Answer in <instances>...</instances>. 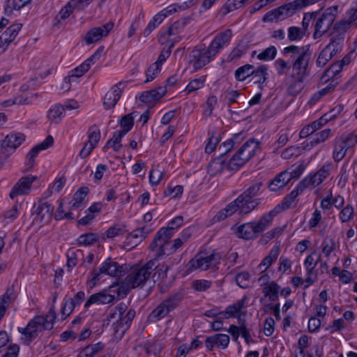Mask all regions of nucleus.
I'll use <instances>...</instances> for the list:
<instances>
[{"mask_svg": "<svg viewBox=\"0 0 357 357\" xmlns=\"http://www.w3.org/2000/svg\"><path fill=\"white\" fill-rule=\"evenodd\" d=\"M333 144V159L335 162H340L344 158L349 149L339 137H336L334 139Z\"/></svg>", "mask_w": 357, "mask_h": 357, "instance_id": "nucleus-36", "label": "nucleus"}, {"mask_svg": "<svg viewBox=\"0 0 357 357\" xmlns=\"http://www.w3.org/2000/svg\"><path fill=\"white\" fill-rule=\"evenodd\" d=\"M37 317L43 319V321H41V324L43 330H51L54 326V320L56 317L54 306H51L49 312L45 316H37Z\"/></svg>", "mask_w": 357, "mask_h": 357, "instance_id": "nucleus-40", "label": "nucleus"}, {"mask_svg": "<svg viewBox=\"0 0 357 357\" xmlns=\"http://www.w3.org/2000/svg\"><path fill=\"white\" fill-rule=\"evenodd\" d=\"M282 53L284 55L291 54L293 74L305 77L308 75V66L311 57V52L308 45L296 46L291 45L284 47Z\"/></svg>", "mask_w": 357, "mask_h": 357, "instance_id": "nucleus-2", "label": "nucleus"}, {"mask_svg": "<svg viewBox=\"0 0 357 357\" xmlns=\"http://www.w3.org/2000/svg\"><path fill=\"white\" fill-rule=\"evenodd\" d=\"M277 54V49L275 46L271 45L257 55V59L261 61H271L275 59Z\"/></svg>", "mask_w": 357, "mask_h": 357, "instance_id": "nucleus-58", "label": "nucleus"}, {"mask_svg": "<svg viewBox=\"0 0 357 357\" xmlns=\"http://www.w3.org/2000/svg\"><path fill=\"white\" fill-rule=\"evenodd\" d=\"M123 83L119 82L115 84L112 89L105 94L103 105L106 109L113 108L121 96V89L120 86Z\"/></svg>", "mask_w": 357, "mask_h": 357, "instance_id": "nucleus-22", "label": "nucleus"}, {"mask_svg": "<svg viewBox=\"0 0 357 357\" xmlns=\"http://www.w3.org/2000/svg\"><path fill=\"white\" fill-rule=\"evenodd\" d=\"M158 267V260L153 259L142 266H136L130 270L124 279V283L130 288L144 285L150 278L153 272Z\"/></svg>", "mask_w": 357, "mask_h": 357, "instance_id": "nucleus-3", "label": "nucleus"}, {"mask_svg": "<svg viewBox=\"0 0 357 357\" xmlns=\"http://www.w3.org/2000/svg\"><path fill=\"white\" fill-rule=\"evenodd\" d=\"M259 149V142L255 138L245 142L227 162V167L229 171H236L243 167Z\"/></svg>", "mask_w": 357, "mask_h": 357, "instance_id": "nucleus-4", "label": "nucleus"}, {"mask_svg": "<svg viewBox=\"0 0 357 357\" xmlns=\"http://www.w3.org/2000/svg\"><path fill=\"white\" fill-rule=\"evenodd\" d=\"M88 137L87 142L96 146L100 139V132L96 125H93L89 128Z\"/></svg>", "mask_w": 357, "mask_h": 357, "instance_id": "nucleus-62", "label": "nucleus"}, {"mask_svg": "<svg viewBox=\"0 0 357 357\" xmlns=\"http://www.w3.org/2000/svg\"><path fill=\"white\" fill-rule=\"evenodd\" d=\"M25 135L22 132H10L1 142L2 149L15 151L24 141Z\"/></svg>", "mask_w": 357, "mask_h": 357, "instance_id": "nucleus-20", "label": "nucleus"}, {"mask_svg": "<svg viewBox=\"0 0 357 357\" xmlns=\"http://www.w3.org/2000/svg\"><path fill=\"white\" fill-rule=\"evenodd\" d=\"M36 179L37 176L31 174L22 177L11 189L9 197L13 199L18 196L28 195L31 191V185Z\"/></svg>", "mask_w": 357, "mask_h": 357, "instance_id": "nucleus-13", "label": "nucleus"}, {"mask_svg": "<svg viewBox=\"0 0 357 357\" xmlns=\"http://www.w3.org/2000/svg\"><path fill=\"white\" fill-rule=\"evenodd\" d=\"M215 55L204 45H199L195 47L190 54V62L192 64L195 70H199L208 64Z\"/></svg>", "mask_w": 357, "mask_h": 357, "instance_id": "nucleus-9", "label": "nucleus"}, {"mask_svg": "<svg viewBox=\"0 0 357 357\" xmlns=\"http://www.w3.org/2000/svg\"><path fill=\"white\" fill-rule=\"evenodd\" d=\"M119 124L122 127V130L121 131L125 135L128 133L134 125V118L132 116V114H128L122 116L119 121Z\"/></svg>", "mask_w": 357, "mask_h": 357, "instance_id": "nucleus-55", "label": "nucleus"}, {"mask_svg": "<svg viewBox=\"0 0 357 357\" xmlns=\"http://www.w3.org/2000/svg\"><path fill=\"white\" fill-rule=\"evenodd\" d=\"M104 344L101 342L88 345L79 353L78 357H94L104 348Z\"/></svg>", "mask_w": 357, "mask_h": 357, "instance_id": "nucleus-41", "label": "nucleus"}, {"mask_svg": "<svg viewBox=\"0 0 357 357\" xmlns=\"http://www.w3.org/2000/svg\"><path fill=\"white\" fill-rule=\"evenodd\" d=\"M250 274L248 272H241L236 275V282L241 288L245 289L249 286Z\"/></svg>", "mask_w": 357, "mask_h": 357, "instance_id": "nucleus-64", "label": "nucleus"}, {"mask_svg": "<svg viewBox=\"0 0 357 357\" xmlns=\"http://www.w3.org/2000/svg\"><path fill=\"white\" fill-rule=\"evenodd\" d=\"M114 27L112 22H108L99 27H94L90 29L85 35L84 42L90 45L99 41L102 37L107 36Z\"/></svg>", "mask_w": 357, "mask_h": 357, "instance_id": "nucleus-15", "label": "nucleus"}, {"mask_svg": "<svg viewBox=\"0 0 357 357\" xmlns=\"http://www.w3.org/2000/svg\"><path fill=\"white\" fill-rule=\"evenodd\" d=\"M231 36V30L226 29L216 35L214 39L211 42L208 47L213 54L216 55L225 45L229 44Z\"/></svg>", "mask_w": 357, "mask_h": 357, "instance_id": "nucleus-17", "label": "nucleus"}, {"mask_svg": "<svg viewBox=\"0 0 357 357\" xmlns=\"http://www.w3.org/2000/svg\"><path fill=\"white\" fill-rule=\"evenodd\" d=\"M227 162H225L222 156H218L214 160H211L208 165L207 172L211 176H215L218 174L222 172L224 169H227Z\"/></svg>", "mask_w": 357, "mask_h": 357, "instance_id": "nucleus-32", "label": "nucleus"}, {"mask_svg": "<svg viewBox=\"0 0 357 357\" xmlns=\"http://www.w3.org/2000/svg\"><path fill=\"white\" fill-rule=\"evenodd\" d=\"M248 50V45L246 42L241 41L237 46L230 52L229 57L231 60L237 59L243 56Z\"/></svg>", "mask_w": 357, "mask_h": 357, "instance_id": "nucleus-53", "label": "nucleus"}, {"mask_svg": "<svg viewBox=\"0 0 357 357\" xmlns=\"http://www.w3.org/2000/svg\"><path fill=\"white\" fill-rule=\"evenodd\" d=\"M343 67L338 62L332 64L321 77L322 82H326L329 79H335V77L342 71Z\"/></svg>", "mask_w": 357, "mask_h": 357, "instance_id": "nucleus-39", "label": "nucleus"}, {"mask_svg": "<svg viewBox=\"0 0 357 357\" xmlns=\"http://www.w3.org/2000/svg\"><path fill=\"white\" fill-rule=\"evenodd\" d=\"M280 289V285L275 282H271L266 287H264L263 293L266 296L268 297L270 301H275L278 299Z\"/></svg>", "mask_w": 357, "mask_h": 357, "instance_id": "nucleus-45", "label": "nucleus"}, {"mask_svg": "<svg viewBox=\"0 0 357 357\" xmlns=\"http://www.w3.org/2000/svg\"><path fill=\"white\" fill-rule=\"evenodd\" d=\"M22 24L10 25L0 36V48L6 51L8 46L13 42L22 29Z\"/></svg>", "mask_w": 357, "mask_h": 357, "instance_id": "nucleus-19", "label": "nucleus"}, {"mask_svg": "<svg viewBox=\"0 0 357 357\" xmlns=\"http://www.w3.org/2000/svg\"><path fill=\"white\" fill-rule=\"evenodd\" d=\"M184 295L182 291L174 292L162 301L149 314L151 321H158L179 306Z\"/></svg>", "mask_w": 357, "mask_h": 357, "instance_id": "nucleus-5", "label": "nucleus"}, {"mask_svg": "<svg viewBox=\"0 0 357 357\" xmlns=\"http://www.w3.org/2000/svg\"><path fill=\"white\" fill-rule=\"evenodd\" d=\"M331 135V130L324 129L311 137L303 143L304 149L310 150L312 147L327 140Z\"/></svg>", "mask_w": 357, "mask_h": 357, "instance_id": "nucleus-25", "label": "nucleus"}, {"mask_svg": "<svg viewBox=\"0 0 357 357\" xmlns=\"http://www.w3.org/2000/svg\"><path fill=\"white\" fill-rule=\"evenodd\" d=\"M316 254V251H313L310 255H309L304 261V265L306 268L307 274L311 275L315 268L317 264H318V260H314L313 255Z\"/></svg>", "mask_w": 357, "mask_h": 357, "instance_id": "nucleus-63", "label": "nucleus"}, {"mask_svg": "<svg viewBox=\"0 0 357 357\" xmlns=\"http://www.w3.org/2000/svg\"><path fill=\"white\" fill-rule=\"evenodd\" d=\"M43 321L42 318L36 316L29 321L25 328H19L18 331L25 336L29 342H31L38 335V332L43 330L41 324Z\"/></svg>", "mask_w": 357, "mask_h": 357, "instance_id": "nucleus-16", "label": "nucleus"}, {"mask_svg": "<svg viewBox=\"0 0 357 357\" xmlns=\"http://www.w3.org/2000/svg\"><path fill=\"white\" fill-rule=\"evenodd\" d=\"M298 10L295 1L284 4L275 9L268 12L262 19L264 22H273V20H282L293 15Z\"/></svg>", "mask_w": 357, "mask_h": 357, "instance_id": "nucleus-11", "label": "nucleus"}, {"mask_svg": "<svg viewBox=\"0 0 357 357\" xmlns=\"http://www.w3.org/2000/svg\"><path fill=\"white\" fill-rule=\"evenodd\" d=\"M187 24V20L184 18L176 21L168 29V34L169 36L176 35L182 31Z\"/></svg>", "mask_w": 357, "mask_h": 357, "instance_id": "nucleus-60", "label": "nucleus"}, {"mask_svg": "<svg viewBox=\"0 0 357 357\" xmlns=\"http://www.w3.org/2000/svg\"><path fill=\"white\" fill-rule=\"evenodd\" d=\"M151 231V229L146 226L133 230L126 238V243L131 248H135L140 242L146 238V235Z\"/></svg>", "mask_w": 357, "mask_h": 357, "instance_id": "nucleus-23", "label": "nucleus"}, {"mask_svg": "<svg viewBox=\"0 0 357 357\" xmlns=\"http://www.w3.org/2000/svg\"><path fill=\"white\" fill-rule=\"evenodd\" d=\"M344 39L340 36L331 39V42L325 47V50L329 52V54L333 57L336 54H339L342 49V43Z\"/></svg>", "mask_w": 357, "mask_h": 357, "instance_id": "nucleus-37", "label": "nucleus"}, {"mask_svg": "<svg viewBox=\"0 0 357 357\" xmlns=\"http://www.w3.org/2000/svg\"><path fill=\"white\" fill-rule=\"evenodd\" d=\"M294 165H293L289 169L291 171L288 170V177L289 178V181L293 179H298L304 172L306 165L305 164L304 161L301 162L295 168Z\"/></svg>", "mask_w": 357, "mask_h": 357, "instance_id": "nucleus-56", "label": "nucleus"}, {"mask_svg": "<svg viewBox=\"0 0 357 357\" xmlns=\"http://www.w3.org/2000/svg\"><path fill=\"white\" fill-rule=\"evenodd\" d=\"M77 1L71 0L70 2H68L61 9L56 19L58 21L67 19L75 8H79Z\"/></svg>", "mask_w": 357, "mask_h": 357, "instance_id": "nucleus-43", "label": "nucleus"}, {"mask_svg": "<svg viewBox=\"0 0 357 357\" xmlns=\"http://www.w3.org/2000/svg\"><path fill=\"white\" fill-rule=\"evenodd\" d=\"M163 15L162 14H156L149 22L148 25L146 26V29H144L143 32V36L146 38L152 32L153 30H154L159 24H161V22L164 20H163Z\"/></svg>", "mask_w": 357, "mask_h": 357, "instance_id": "nucleus-54", "label": "nucleus"}, {"mask_svg": "<svg viewBox=\"0 0 357 357\" xmlns=\"http://www.w3.org/2000/svg\"><path fill=\"white\" fill-rule=\"evenodd\" d=\"M88 193L89 188L87 187L79 188L74 194L72 207L79 208Z\"/></svg>", "mask_w": 357, "mask_h": 357, "instance_id": "nucleus-48", "label": "nucleus"}, {"mask_svg": "<svg viewBox=\"0 0 357 357\" xmlns=\"http://www.w3.org/2000/svg\"><path fill=\"white\" fill-rule=\"evenodd\" d=\"M251 77V81L261 86L268 77V67L266 65H261L256 69L253 68Z\"/></svg>", "mask_w": 357, "mask_h": 357, "instance_id": "nucleus-35", "label": "nucleus"}, {"mask_svg": "<svg viewBox=\"0 0 357 357\" xmlns=\"http://www.w3.org/2000/svg\"><path fill=\"white\" fill-rule=\"evenodd\" d=\"M278 255L279 248H273L269 254L259 264V269H261L263 266H265V270L267 269L273 264V262L277 259Z\"/></svg>", "mask_w": 357, "mask_h": 357, "instance_id": "nucleus-50", "label": "nucleus"}, {"mask_svg": "<svg viewBox=\"0 0 357 357\" xmlns=\"http://www.w3.org/2000/svg\"><path fill=\"white\" fill-rule=\"evenodd\" d=\"M54 143V138L51 135H48L44 141L33 146L28 153L27 158L31 166L33 165L34 158L38 155L39 152L45 150L52 146Z\"/></svg>", "mask_w": 357, "mask_h": 357, "instance_id": "nucleus-27", "label": "nucleus"}, {"mask_svg": "<svg viewBox=\"0 0 357 357\" xmlns=\"http://www.w3.org/2000/svg\"><path fill=\"white\" fill-rule=\"evenodd\" d=\"M129 327L130 326L127 323L122 321V319H116V321L112 324L114 335L119 337H122Z\"/></svg>", "mask_w": 357, "mask_h": 357, "instance_id": "nucleus-59", "label": "nucleus"}, {"mask_svg": "<svg viewBox=\"0 0 357 357\" xmlns=\"http://www.w3.org/2000/svg\"><path fill=\"white\" fill-rule=\"evenodd\" d=\"M17 294L15 290L14 284L8 287L4 294L0 298V310L5 314L9 305L15 302Z\"/></svg>", "mask_w": 357, "mask_h": 357, "instance_id": "nucleus-29", "label": "nucleus"}, {"mask_svg": "<svg viewBox=\"0 0 357 357\" xmlns=\"http://www.w3.org/2000/svg\"><path fill=\"white\" fill-rule=\"evenodd\" d=\"M221 260V255L218 252H212L207 255L206 252H200L191 259L187 264L188 272L194 271H206L216 267Z\"/></svg>", "mask_w": 357, "mask_h": 357, "instance_id": "nucleus-6", "label": "nucleus"}, {"mask_svg": "<svg viewBox=\"0 0 357 357\" xmlns=\"http://www.w3.org/2000/svg\"><path fill=\"white\" fill-rule=\"evenodd\" d=\"M305 77L296 76L292 74L288 77L287 91L292 96H297L303 89Z\"/></svg>", "mask_w": 357, "mask_h": 357, "instance_id": "nucleus-28", "label": "nucleus"}, {"mask_svg": "<svg viewBox=\"0 0 357 357\" xmlns=\"http://www.w3.org/2000/svg\"><path fill=\"white\" fill-rule=\"evenodd\" d=\"M248 1V0H228L221 9L222 14L225 15L229 12L242 7Z\"/></svg>", "mask_w": 357, "mask_h": 357, "instance_id": "nucleus-47", "label": "nucleus"}, {"mask_svg": "<svg viewBox=\"0 0 357 357\" xmlns=\"http://www.w3.org/2000/svg\"><path fill=\"white\" fill-rule=\"evenodd\" d=\"M337 10V6L328 8L317 20L312 36L314 40L320 38L328 32L335 20Z\"/></svg>", "mask_w": 357, "mask_h": 357, "instance_id": "nucleus-8", "label": "nucleus"}, {"mask_svg": "<svg viewBox=\"0 0 357 357\" xmlns=\"http://www.w3.org/2000/svg\"><path fill=\"white\" fill-rule=\"evenodd\" d=\"M64 116L65 107L61 105H55L49 109L47 119L51 123L58 124Z\"/></svg>", "mask_w": 357, "mask_h": 357, "instance_id": "nucleus-33", "label": "nucleus"}, {"mask_svg": "<svg viewBox=\"0 0 357 357\" xmlns=\"http://www.w3.org/2000/svg\"><path fill=\"white\" fill-rule=\"evenodd\" d=\"M261 185V182L252 184L234 200L239 207L240 214H248L259 204V199H255V197Z\"/></svg>", "mask_w": 357, "mask_h": 357, "instance_id": "nucleus-7", "label": "nucleus"}, {"mask_svg": "<svg viewBox=\"0 0 357 357\" xmlns=\"http://www.w3.org/2000/svg\"><path fill=\"white\" fill-rule=\"evenodd\" d=\"M123 273L124 269L122 266L119 265L117 262L113 261L111 258H107L99 268H94L93 270L91 281L95 284L100 280L101 274L117 278L121 276Z\"/></svg>", "mask_w": 357, "mask_h": 357, "instance_id": "nucleus-10", "label": "nucleus"}, {"mask_svg": "<svg viewBox=\"0 0 357 357\" xmlns=\"http://www.w3.org/2000/svg\"><path fill=\"white\" fill-rule=\"evenodd\" d=\"M86 65L80 64L79 66L71 70L70 75L65 77L64 82L70 84L71 82H74L75 79L82 77L86 72L88 71Z\"/></svg>", "mask_w": 357, "mask_h": 357, "instance_id": "nucleus-51", "label": "nucleus"}, {"mask_svg": "<svg viewBox=\"0 0 357 357\" xmlns=\"http://www.w3.org/2000/svg\"><path fill=\"white\" fill-rule=\"evenodd\" d=\"M253 68L254 66L251 64H245L238 68L234 73L236 79L238 82L245 81L248 77L252 75Z\"/></svg>", "mask_w": 357, "mask_h": 357, "instance_id": "nucleus-42", "label": "nucleus"}, {"mask_svg": "<svg viewBox=\"0 0 357 357\" xmlns=\"http://www.w3.org/2000/svg\"><path fill=\"white\" fill-rule=\"evenodd\" d=\"M305 185L301 181L296 185V188L288 195H287L281 204L278 205L277 206H280L281 211L283 210H287L289 208L292 204V203L295 201L296 197L301 194L304 190Z\"/></svg>", "mask_w": 357, "mask_h": 357, "instance_id": "nucleus-26", "label": "nucleus"}, {"mask_svg": "<svg viewBox=\"0 0 357 357\" xmlns=\"http://www.w3.org/2000/svg\"><path fill=\"white\" fill-rule=\"evenodd\" d=\"M98 241V235L95 233H86L82 234L77 238V245H91Z\"/></svg>", "mask_w": 357, "mask_h": 357, "instance_id": "nucleus-49", "label": "nucleus"}, {"mask_svg": "<svg viewBox=\"0 0 357 357\" xmlns=\"http://www.w3.org/2000/svg\"><path fill=\"white\" fill-rule=\"evenodd\" d=\"M247 297L244 296L232 305L227 306L225 310L222 311V315L224 319L235 317L236 314H241V310L244 308Z\"/></svg>", "mask_w": 357, "mask_h": 357, "instance_id": "nucleus-31", "label": "nucleus"}, {"mask_svg": "<svg viewBox=\"0 0 357 357\" xmlns=\"http://www.w3.org/2000/svg\"><path fill=\"white\" fill-rule=\"evenodd\" d=\"M30 1L31 0H6L4 13L7 15H12L13 10H20Z\"/></svg>", "mask_w": 357, "mask_h": 357, "instance_id": "nucleus-38", "label": "nucleus"}, {"mask_svg": "<svg viewBox=\"0 0 357 357\" xmlns=\"http://www.w3.org/2000/svg\"><path fill=\"white\" fill-rule=\"evenodd\" d=\"M166 93L165 86H158L156 89L143 92L139 96V100L144 103H151L160 100Z\"/></svg>", "mask_w": 357, "mask_h": 357, "instance_id": "nucleus-24", "label": "nucleus"}, {"mask_svg": "<svg viewBox=\"0 0 357 357\" xmlns=\"http://www.w3.org/2000/svg\"><path fill=\"white\" fill-rule=\"evenodd\" d=\"M126 232L125 226L122 225H115L110 227L106 231L105 235L108 238H113L116 236L123 235Z\"/></svg>", "mask_w": 357, "mask_h": 357, "instance_id": "nucleus-61", "label": "nucleus"}, {"mask_svg": "<svg viewBox=\"0 0 357 357\" xmlns=\"http://www.w3.org/2000/svg\"><path fill=\"white\" fill-rule=\"evenodd\" d=\"M165 232L167 230L160 229L149 245L150 250L155 252L154 256L156 257L165 255L166 251H168L169 238L165 235Z\"/></svg>", "mask_w": 357, "mask_h": 357, "instance_id": "nucleus-14", "label": "nucleus"}, {"mask_svg": "<svg viewBox=\"0 0 357 357\" xmlns=\"http://www.w3.org/2000/svg\"><path fill=\"white\" fill-rule=\"evenodd\" d=\"M323 181L324 180L322 178L317 176V172L314 174L308 175L301 181V183H304L305 189L310 186H317Z\"/></svg>", "mask_w": 357, "mask_h": 357, "instance_id": "nucleus-57", "label": "nucleus"}, {"mask_svg": "<svg viewBox=\"0 0 357 357\" xmlns=\"http://www.w3.org/2000/svg\"><path fill=\"white\" fill-rule=\"evenodd\" d=\"M280 212V206H275L273 210L264 214L258 222H250L240 225L237 228L238 236L245 240L256 238L260 233L271 225L273 218Z\"/></svg>", "mask_w": 357, "mask_h": 357, "instance_id": "nucleus-1", "label": "nucleus"}, {"mask_svg": "<svg viewBox=\"0 0 357 357\" xmlns=\"http://www.w3.org/2000/svg\"><path fill=\"white\" fill-rule=\"evenodd\" d=\"M236 211L239 212V207L234 201L229 203L224 209L220 210L212 219L213 222L223 220L227 217L231 215Z\"/></svg>", "mask_w": 357, "mask_h": 357, "instance_id": "nucleus-34", "label": "nucleus"}, {"mask_svg": "<svg viewBox=\"0 0 357 357\" xmlns=\"http://www.w3.org/2000/svg\"><path fill=\"white\" fill-rule=\"evenodd\" d=\"M183 222V216L178 215L169 222L167 227L162 228L164 229V230H167V232H165V235L167 236V238L170 239L172 237L174 233V230L180 227L182 225Z\"/></svg>", "mask_w": 357, "mask_h": 357, "instance_id": "nucleus-46", "label": "nucleus"}, {"mask_svg": "<svg viewBox=\"0 0 357 357\" xmlns=\"http://www.w3.org/2000/svg\"><path fill=\"white\" fill-rule=\"evenodd\" d=\"M287 37L289 41H298L302 40L307 34L298 26H290L287 30Z\"/></svg>", "mask_w": 357, "mask_h": 357, "instance_id": "nucleus-52", "label": "nucleus"}, {"mask_svg": "<svg viewBox=\"0 0 357 357\" xmlns=\"http://www.w3.org/2000/svg\"><path fill=\"white\" fill-rule=\"evenodd\" d=\"M114 300V296L108 294L107 291H100L89 296L84 304V307L89 308L91 305L94 304L105 305L112 303Z\"/></svg>", "mask_w": 357, "mask_h": 357, "instance_id": "nucleus-21", "label": "nucleus"}, {"mask_svg": "<svg viewBox=\"0 0 357 357\" xmlns=\"http://www.w3.org/2000/svg\"><path fill=\"white\" fill-rule=\"evenodd\" d=\"M289 182L288 170H285L276 175V176L270 182L268 188L271 191L275 192L283 188Z\"/></svg>", "mask_w": 357, "mask_h": 357, "instance_id": "nucleus-30", "label": "nucleus"}, {"mask_svg": "<svg viewBox=\"0 0 357 357\" xmlns=\"http://www.w3.org/2000/svg\"><path fill=\"white\" fill-rule=\"evenodd\" d=\"M229 343V337L227 334L218 333L208 336L205 340V347L208 351H213L214 347L221 349H226Z\"/></svg>", "mask_w": 357, "mask_h": 357, "instance_id": "nucleus-18", "label": "nucleus"}, {"mask_svg": "<svg viewBox=\"0 0 357 357\" xmlns=\"http://www.w3.org/2000/svg\"><path fill=\"white\" fill-rule=\"evenodd\" d=\"M54 209V207L52 204L47 202L40 201L38 205H35L32 209V214L35 215L33 222L41 224L50 222Z\"/></svg>", "mask_w": 357, "mask_h": 357, "instance_id": "nucleus-12", "label": "nucleus"}, {"mask_svg": "<svg viewBox=\"0 0 357 357\" xmlns=\"http://www.w3.org/2000/svg\"><path fill=\"white\" fill-rule=\"evenodd\" d=\"M124 135L125 134L120 130L114 132L113 137L107 141L103 149L112 147L114 151H119L122 146L121 142Z\"/></svg>", "mask_w": 357, "mask_h": 357, "instance_id": "nucleus-44", "label": "nucleus"}]
</instances>
